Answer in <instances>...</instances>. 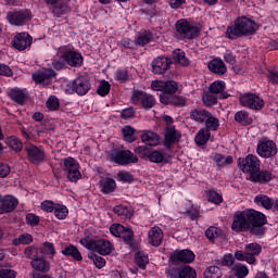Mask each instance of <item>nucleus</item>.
Returning a JSON list of instances; mask_svg holds the SVG:
<instances>
[{
    "mask_svg": "<svg viewBox=\"0 0 278 278\" xmlns=\"http://www.w3.org/2000/svg\"><path fill=\"white\" fill-rule=\"evenodd\" d=\"M260 253H262L261 244L250 243L245 245V255H248V257H252L253 260H255V256L260 255Z\"/></svg>",
    "mask_w": 278,
    "mask_h": 278,
    "instance_id": "c9c22d12",
    "label": "nucleus"
},
{
    "mask_svg": "<svg viewBox=\"0 0 278 278\" xmlns=\"http://www.w3.org/2000/svg\"><path fill=\"white\" fill-rule=\"evenodd\" d=\"M100 188L104 194H110V192L116 190V181L112 178H103L100 181Z\"/></svg>",
    "mask_w": 278,
    "mask_h": 278,
    "instance_id": "c756f323",
    "label": "nucleus"
},
{
    "mask_svg": "<svg viewBox=\"0 0 278 278\" xmlns=\"http://www.w3.org/2000/svg\"><path fill=\"white\" fill-rule=\"evenodd\" d=\"M31 268L37 273H42V275H47L49 270H51V263L47 261L45 257H36L30 262Z\"/></svg>",
    "mask_w": 278,
    "mask_h": 278,
    "instance_id": "6ab92c4d",
    "label": "nucleus"
},
{
    "mask_svg": "<svg viewBox=\"0 0 278 278\" xmlns=\"http://www.w3.org/2000/svg\"><path fill=\"white\" fill-rule=\"evenodd\" d=\"M273 179V174L268 170H257L255 174L250 176V180L256 184H268Z\"/></svg>",
    "mask_w": 278,
    "mask_h": 278,
    "instance_id": "a878e982",
    "label": "nucleus"
},
{
    "mask_svg": "<svg viewBox=\"0 0 278 278\" xmlns=\"http://www.w3.org/2000/svg\"><path fill=\"white\" fill-rule=\"evenodd\" d=\"M223 277V271H220V268L218 266H210L204 271V278H220Z\"/></svg>",
    "mask_w": 278,
    "mask_h": 278,
    "instance_id": "49530a36",
    "label": "nucleus"
},
{
    "mask_svg": "<svg viewBox=\"0 0 278 278\" xmlns=\"http://www.w3.org/2000/svg\"><path fill=\"white\" fill-rule=\"evenodd\" d=\"M235 270V275L238 278H244L247 277V275H249V267H247V265H242V264H237L233 267Z\"/></svg>",
    "mask_w": 278,
    "mask_h": 278,
    "instance_id": "6e6d98bb",
    "label": "nucleus"
},
{
    "mask_svg": "<svg viewBox=\"0 0 278 278\" xmlns=\"http://www.w3.org/2000/svg\"><path fill=\"white\" fill-rule=\"evenodd\" d=\"M81 247H85L88 251H93L94 253H99V255H110L112 251H114V244L110 242L108 239H80Z\"/></svg>",
    "mask_w": 278,
    "mask_h": 278,
    "instance_id": "f03ea898",
    "label": "nucleus"
},
{
    "mask_svg": "<svg viewBox=\"0 0 278 278\" xmlns=\"http://www.w3.org/2000/svg\"><path fill=\"white\" fill-rule=\"evenodd\" d=\"M170 64H173V61L166 56H159L152 61V72L155 75H163V73H166L168 68H170Z\"/></svg>",
    "mask_w": 278,
    "mask_h": 278,
    "instance_id": "4468645a",
    "label": "nucleus"
},
{
    "mask_svg": "<svg viewBox=\"0 0 278 278\" xmlns=\"http://www.w3.org/2000/svg\"><path fill=\"white\" fill-rule=\"evenodd\" d=\"M89 91L90 80H88V77L85 76H79L72 84L67 85V92L70 94L76 92V94L84 97V94H88Z\"/></svg>",
    "mask_w": 278,
    "mask_h": 278,
    "instance_id": "39448f33",
    "label": "nucleus"
},
{
    "mask_svg": "<svg viewBox=\"0 0 278 278\" xmlns=\"http://www.w3.org/2000/svg\"><path fill=\"white\" fill-rule=\"evenodd\" d=\"M210 138H212V132L207 128H201L195 135V144L203 147L210 142Z\"/></svg>",
    "mask_w": 278,
    "mask_h": 278,
    "instance_id": "cd10ccee",
    "label": "nucleus"
},
{
    "mask_svg": "<svg viewBox=\"0 0 278 278\" xmlns=\"http://www.w3.org/2000/svg\"><path fill=\"white\" fill-rule=\"evenodd\" d=\"M58 204L53 203V201H49V200H46L41 203V210H43V212H54L55 211V206Z\"/></svg>",
    "mask_w": 278,
    "mask_h": 278,
    "instance_id": "338daca9",
    "label": "nucleus"
},
{
    "mask_svg": "<svg viewBox=\"0 0 278 278\" xmlns=\"http://www.w3.org/2000/svg\"><path fill=\"white\" fill-rule=\"evenodd\" d=\"M119 238H123V240H125V242H127L128 244H131V242L134 240V231L129 228H127V229L124 228Z\"/></svg>",
    "mask_w": 278,
    "mask_h": 278,
    "instance_id": "e2e57ef3",
    "label": "nucleus"
},
{
    "mask_svg": "<svg viewBox=\"0 0 278 278\" xmlns=\"http://www.w3.org/2000/svg\"><path fill=\"white\" fill-rule=\"evenodd\" d=\"M114 212L115 214H117V216H121L122 218H131L134 216V211L124 205L115 206Z\"/></svg>",
    "mask_w": 278,
    "mask_h": 278,
    "instance_id": "ea45409f",
    "label": "nucleus"
},
{
    "mask_svg": "<svg viewBox=\"0 0 278 278\" xmlns=\"http://www.w3.org/2000/svg\"><path fill=\"white\" fill-rule=\"evenodd\" d=\"M206 199L208 203H213L214 205H220L223 203V194L214 190L206 191Z\"/></svg>",
    "mask_w": 278,
    "mask_h": 278,
    "instance_id": "4c0bfd02",
    "label": "nucleus"
},
{
    "mask_svg": "<svg viewBox=\"0 0 278 278\" xmlns=\"http://www.w3.org/2000/svg\"><path fill=\"white\" fill-rule=\"evenodd\" d=\"M151 39H152L151 33H144L137 37L136 42L140 47H146V45H149L151 42Z\"/></svg>",
    "mask_w": 278,
    "mask_h": 278,
    "instance_id": "13d9d810",
    "label": "nucleus"
},
{
    "mask_svg": "<svg viewBox=\"0 0 278 278\" xmlns=\"http://www.w3.org/2000/svg\"><path fill=\"white\" fill-rule=\"evenodd\" d=\"M267 79H268L269 84L278 85V71L277 70L268 71Z\"/></svg>",
    "mask_w": 278,
    "mask_h": 278,
    "instance_id": "774afa93",
    "label": "nucleus"
},
{
    "mask_svg": "<svg viewBox=\"0 0 278 278\" xmlns=\"http://www.w3.org/2000/svg\"><path fill=\"white\" fill-rule=\"evenodd\" d=\"M64 170L70 181H79V179H81V172H79V163L75 159L67 157L64 160Z\"/></svg>",
    "mask_w": 278,
    "mask_h": 278,
    "instance_id": "6e6552de",
    "label": "nucleus"
},
{
    "mask_svg": "<svg viewBox=\"0 0 278 278\" xmlns=\"http://www.w3.org/2000/svg\"><path fill=\"white\" fill-rule=\"evenodd\" d=\"M208 70L211 73H215L216 75H225V73H227V66L220 59H214L210 61Z\"/></svg>",
    "mask_w": 278,
    "mask_h": 278,
    "instance_id": "393cba45",
    "label": "nucleus"
},
{
    "mask_svg": "<svg viewBox=\"0 0 278 278\" xmlns=\"http://www.w3.org/2000/svg\"><path fill=\"white\" fill-rule=\"evenodd\" d=\"M111 160L115 162V164H121L123 166L125 164H136V162H138V156L129 150L113 151L111 153Z\"/></svg>",
    "mask_w": 278,
    "mask_h": 278,
    "instance_id": "1a4fd4ad",
    "label": "nucleus"
},
{
    "mask_svg": "<svg viewBox=\"0 0 278 278\" xmlns=\"http://www.w3.org/2000/svg\"><path fill=\"white\" fill-rule=\"evenodd\" d=\"M240 103L243 108H249L250 110H262L264 108V100L257 94L245 93L240 97Z\"/></svg>",
    "mask_w": 278,
    "mask_h": 278,
    "instance_id": "9d476101",
    "label": "nucleus"
},
{
    "mask_svg": "<svg viewBox=\"0 0 278 278\" xmlns=\"http://www.w3.org/2000/svg\"><path fill=\"white\" fill-rule=\"evenodd\" d=\"M218 127H220V121H218V117L210 113L205 122V129L208 131H218Z\"/></svg>",
    "mask_w": 278,
    "mask_h": 278,
    "instance_id": "72a5a7b5",
    "label": "nucleus"
},
{
    "mask_svg": "<svg viewBox=\"0 0 278 278\" xmlns=\"http://www.w3.org/2000/svg\"><path fill=\"white\" fill-rule=\"evenodd\" d=\"M33 40L31 36L27 33H17L11 41V47L16 49V51H25V49L31 47Z\"/></svg>",
    "mask_w": 278,
    "mask_h": 278,
    "instance_id": "9b49d317",
    "label": "nucleus"
},
{
    "mask_svg": "<svg viewBox=\"0 0 278 278\" xmlns=\"http://www.w3.org/2000/svg\"><path fill=\"white\" fill-rule=\"evenodd\" d=\"M131 103L142 105L146 110H151L156 103L155 97L146 93L144 91L135 90L131 96Z\"/></svg>",
    "mask_w": 278,
    "mask_h": 278,
    "instance_id": "0eeeda50",
    "label": "nucleus"
},
{
    "mask_svg": "<svg viewBox=\"0 0 278 278\" xmlns=\"http://www.w3.org/2000/svg\"><path fill=\"white\" fill-rule=\"evenodd\" d=\"M235 257L238 260V262H247V264H255L257 262L256 258H253L247 254V250L244 252L237 251L235 252Z\"/></svg>",
    "mask_w": 278,
    "mask_h": 278,
    "instance_id": "a18cd8bd",
    "label": "nucleus"
},
{
    "mask_svg": "<svg viewBox=\"0 0 278 278\" xmlns=\"http://www.w3.org/2000/svg\"><path fill=\"white\" fill-rule=\"evenodd\" d=\"M150 162L154 164H162V162H166V156L161 151H153L148 155Z\"/></svg>",
    "mask_w": 278,
    "mask_h": 278,
    "instance_id": "3c124183",
    "label": "nucleus"
},
{
    "mask_svg": "<svg viewBox=\"0 0 278 278\" xmlns=\"http://www.w3.org/2000/svg\"><path fill=\"white\" fill-rule=\"evenodd\" d=\"M256 153L261 157H274L277 155V144L273 140L261 141L257 144Z\"/></svg>",
    "mask_w": 278,
    "mask_h": 278,
    "instance_id": "ddd939ff",
    "label": "nucleus"
},
{
    "mask_svg": "<svg viewBox=\"0 0 278 278\" xmlns=\"http://www.w3.org/2000/svg\"><path fill=\"white\" fill-rule=\"evenodd\" d=\"M10 97L13 101H15V103H18L20 105H23V103H25V99H27V94L21 89H12L10 91Z\"/></svg>",
    "mask_w": 278,
    "mask_h": 278,
    "instance_id": "f704fd0d",
    "label": "nucleus"
},
{
    "mask_svg": "<svg viewBox=\"0 0 278 278\" xmlns=\"http://www.w3.org/2000/svg\"><path fill=\"white\" fill-rule=\"evenodd\" d=\"M181 138V132L179 130L175 129L173 126H169L165 130V147H173L175 142H179V139Z\"/></svg>",
    "mask_w": 278,
    "mask_h": 278,
    "instance_id": "412c9836",
    "label": "nucleus"
},
{
    "mask_svg": "<svg viewBox=\"0 0 278 278\" xmlns=\"http://www.w3.org/2000/svg\"><path fill=\"white\" fill-rule=\"evenodd\" d=\"M210 114L208 111L199 109L191 112V118L192 121H195V123H205Z\"/></svg>",
    "mask_w": 278,
    "mask_h": 278,
    "instance_id": "2f4dec72",
    "label": "nucleus"
},
{
    "mask_svg": "<svg viewBox=\"0 0 278 278\" xmlns=\"http://www.w3.org/2000/svg\"><path fill=\"white\" fill-rule=\"evenodd\" d=\"M18 274L14 269L2 267L0 268V278H16Z\"/></svg>",
    "mask_w": 278,
    "mask_h": 278,
    "instance_id": "680f3d73",
    "label": "nucleus"
},
{
    "mask_svg": "<svg viewBox=\"0 0 278 278\" xmlns=\"http://www.w3.org/2000/svg\"><path fill=\"white\" fill-rule=\"evenodd\" d=\"M225 81L216 80L213 84H211L208 90L212 94H220V92H225Z\"/></svg>",
    "mask_w": 278,
    "mask_h": 278,
    "instance_id": "c03bdc74",
    "label": "nucleus"
},
{
    "mask_svg": "<svg viewBox=\"0 0 278 278\" xmlns=\"http://www.w3.org/2000/svg\"><path fill=\"white\" fill-rule=\"evenodd\" d=\"M186 98L182 96H173L172 105H175V108H184L186 105Z\"/></svg>",
    "mask_w": 278,
    "mask_h": 278,
    "instance_id": "69168bd1",
    "label": "nucleus"
},
{
    "mask_svg": "<svg viewBox=\"0 0 278 278\" xmlns=\"http://www.w3.org/2000/svg\"><path fill=\"white\" fill-rule=\"evenodd\" d=\"M54 216L58 220H64L68 216V207L64 204H56L54 207Z\"/></svg>",
    "mask_w": 278,
    "mask_h": 278,
    "instance_id": "a19ab883",
    "label": "nucleus"
},
{
    "mask_svg": "<svg viewBox=\"0 0 278 278\" xmlns=\"http://www.w3.org/2000/svg\"><path fill=\"white\" fill-rule=\"evenodd\" d=\"M257 31L255 21L241 16L235 21V24L227 28L228 38H242V36H253Z\"/></svg>",
    "mask_w": 278,
    "mask_h": 278,
    "instance_id": "f257e3e1",
    "label": "nucleus"
},
{
    "mask_svg": "<svg viewBox=\"0 0 278 278\" xmlns=\"http://www.w3.org/2000/svg\"><path fill=\"white\" fill-rule=\"evenodd\" d=\"M176 31L181 38H187V40H192L199 36V28L186 20H179L176 23Z\"/></svg>",
    "mask_w": 278,
    "mask_h": 278,
    "instance_id": "423d86ee",
    "label": "nucleus"
},
{
    "mask_svg": "<svg viewBox=\"0 0 278 278\" xmlns=\"http://www.w3.org/2000/svg\"><path fill=\"white\" fill-rule=\"evenodd\" d=\"M254 203L256 205H261L265 210L273 208V199H270L268 195L258 194L254 198Z\"/></svg>",
    "mask_w": 278,
    "mask_h": 278,
    "instance_id": "473e14b6",
    "label": "nucleus"
},
{
    "mask_svg": "<svg viewBox=\"0 0 278 278\" xmlns=\"http://www.w3.org/2000/svg\"><path fill=\"white\" fill-rule=\"evenodd\" d=\"M38 253H40V248H36V245L27 247L24 250V255L27 260H36V257H38Z\"/></svg>",
    "mask_w": 278,
    "mask_h": 278,
    "instance_id": "8fccbe9b",
    "label": "nucleus"
},
{
    "mask_svg": "<svg viewBox=\"0 0 278 278\" xmlns=\"http://www.w3.org/2000/svg\"><path fill=\"white\" fill-rule=\"evenodd\" d=\"M31 18L28 10L14 11L8 14V21L10 25H15L16 27H23Z\"/></svg>",
    "mask_w": 278,
    "mask_h": 278,
    "instance_id": "f8f14e48",
    "label": "nucleus"
},
{
    "mask_svg": "<svg viewBox=\"0 0 278 278\" xmlns=\"http://www.w3.org/2000/svg\"><path fill=\"white\" fill-rule=\"evenodd\" d=\"M247 211L250 227H264L266 225V215L264 213L253 208H247Z\"/></svg>",
    "mask_w": 278,
    "mask_h": 278,
    "instance_id": "2eb2a0df",
    "label": "nucleus"
},
{
    "mask_svg": "<svg viewBox=\"0 0 278 278\" xmlns=\"http://www.w3.org/2000/svg\"><path fill=\"white\" fill-rule=\"evenodd\" d=\"M135 262L139 268L144 270V268H147V264H149V255L144 252H137L135 255Z\"/></svg>",
    "mask_w": 278,
    "mask_h": 278,
    "instance_id": "58836bf2",
    "label": "nucleus"
},
{
    "mask_svg": "<svg viewBox=\"0 0 278 278\" xmlns=\"http://www.w3.org/2000/svg\"><path fill=\"white\" fill-rule=\"evenodd\" d=\"M231 229L237 233H240V231H249V229H251L249 224V213L247 210L237 211L235 213Z\"/></svg>",
    "mask_w": 278,
    "mask_h": 278,
    "instance_id": "20e7f679",
    "label": "nucleus"
},
{
    "mask_svg": "<svg viewBox=\"0 0 278 278\" xmlns=\"http://www.w3.org/2000/svg\"><path fill=\"white\" fill-rule=\"evenodd\" d=\"M141 141L148 147H157L160 144V135L151 130H144L141 135Z\"/></svg>",
    "mask_w": 278,
    "mask_h": 278,
    "instance_id": "5701e85b",
    "label": "nucleus"
},
{
    "mask_svg": "<svg viewBox=\"0 0 278 278\" xmlns=\"http://www.w3.org/2000/svg\"><path fill=\"white\" fill-rule=\"evenodd\" d=\"M162 240H164V231H162V228L157 226L152 227L148 232L149 244H152V247H160Z\"/></svg>",
    "mask_w": 278,
    "mask_h": 278,
    "instance_id": "f3484780",
    "label": "nucleus"
},
{
    "mask_svg": "<svg viewBox=\"0 0 278 278\" xmlns=\"http://www.w3.org/2000/svg\"><path fill=\"white\" fill-rule=\"evenodd\" d=\"M98 94H100V97L110 94V83L102 81L98 88Z\"/></svg>",
    "mask_w": 278,
    "mask_h": 278,
    "instance_id": "0e129e2a",
    "label": "nucleus"
},
{
    "mask_svg": "<svg viewBox=\"0 0 278 278\" xmlns=\"http://www.w3.org/2000/svg\"><path fill=\"white\" fill-rule=\"evenodd\" d=\"M26 152L29 162L33 164H40L42 160H45V150L34 146V144H28L26 147Z\"/></svg>",
    "mask_w": 278,
    "mask_h": 278,
    "instance_id": "dca6fc26",
    "label": "nucleus"
},
{
    "mask_svg": "<svg viewBox=\"0 0 278 278\" xmlns=\"http://www.w3.org/2000/svg\"><path fill=\"white\" fill-rule=\"evenodd\" d=\"M7 144L13 149V151H22L23 149V142L18 140L15 136H11L7 139Z\"/></svg>",
    "mask_w": 278,
    "mask_h": 278,
    "instance_id": "09e8293b",
    "label": "nucleus"
},
{
    "mask_svg": "<svg viewBox=\"0 0 278 278\" xmlns=\"http://www.w3.org/2000/svg\"><path fill=\"white\" fill-rule=\"evenodd\" d=\"M123 231H125V226L121 224H113L110 227V232L112 233V236H115V238H121Z\"/></svg>",
    "mask_w": 278,
    "mask_h": 278,
    "instance_id": "052dcab7",
    "label": "nucleus"
},
{
    "mask_svg": "<svg viewBox=\"0 0 278 278\" xmlns=\"http://www.w3.org/2000/svg\"><path fill=\"white\" fill-rule=\"evenodd\" d=\"M61 253L66 257H73V260H76V262H81V260H84V256H81V252H79V249H77V247L73 244L63 248Z\"/></svg>",
    "mask_w": 278,
    "mask_h": 278,
    "instance_id": "bb28decb",
    "label": "nucleus"
},
{
    "mask_svg": "<svg viewBox=\"0 0 278 278\" xmlns=\"http://www.w3.org/2000/svg\"><path fill=\"white\" fill-rule=\"evenodd\" d=\"M63 56L66 60L68 66H81L84 63V58L79 52L76 51L65 52Z\"/></svg>",
    "mask_w": 278,
    "mask_h": 278,
    "instance_id": "b1692460",
    "label": "nucleus"
},
{
    "mask_svg": "<svg viewBox=\"0 0 278 278\" xmlns=\"http://www.w3.org/2000/svg\"><path fill=\"white\" fill-rule=\"evenodd\" d=\"M223 233V230L218 227L211 226L205 231V236L208 240H216V238H219Z\"/></svg>",
    "mask_w": 278,
    "mask_h": 278,
    "instance_id": "603ef678",
    "label": "nucleus"
},
{
    "mask_svg": "<svg viewBox=\"0 0 278 278\" xmlns=\"http://www.w3.org/2000/svg\"><path fill=\"white\" fill-rule=\"evenodd\" d=\"M202 101L206 108H212L218 103V98L214 93H206L203 96Z\"/></svg>",
    "mask_w": 278,
    "mask_h": 278,
    "instance_id": "5fc2aeb1",
    "label": "nucleus"
},
{
    "mask_svg": "<svg viewBox=\"0 0 278 278\" xmlns=\"http://www.w3.org/2000/svg\"><path fill=\"white\" fill-rule=\"evenodd\" d=\"M179 278H197V270L190 266H185L179 271Z\"/></svg>",
    "mask_w": 278,
    "mask_h": 278,
    "instance_id": "864d4df0",
    "label": "nucleus"
},
{
    "mask_svg": "<svg viewBox=\"0 0 278 278\" xmlns=\"http://www.w3.org/2000/svg\"><path fill=\"white\" fill-rule=\"evenodd\" d=\"M123 134L126 142H134V140H136V132L131 126H125L123 128Z\"/></svg>",
    "mask_w": 278,
    "mask_h": 278,
    "instance_id": "4d7b16f0",
    "label": "nucleus"
},
{
    "mask_svg": "<svg viewBox=\"0 0 278 278\" xmlns=\"http://www.w3.org/2000/svg\"><path fill=\"white\" fill-rule=\"evenodd\" d=\"M173 262H182L184 264H190L194 262V252L190 250L175 251L172 254Z\"/></svg>",
    "mask_w": 278,
    "mask_h": 278,
    "instance_id": "aec40b11",
    "label": "nucleus"
},
{
    "mask_svg": "<svg viewBox=\"0 0 278 278\" xmlns=\"http://www.w3.org/2000/svg\"><path fill=\"white\" fill-rule=\"evenodd\" d=\"M211 157L219 168H224V166H229V164H233V157L231 155L225 156L223 154L213 153Z\"/></svg>",
    "mask_w": 278,
    "mask_h": 278,
    "instance_id": "c85d7f7f",
    "label": "nucleus"
},
{
    "mask_svg": "<svg viewBox=\"0 0 278 278\" xmlns=\"http://www.w3.org/2000/svg\"><path fill=\"white\" fill-rule=\"evenodd\" d=\"M235 121L236 123H239V125H251L253 123V117L249 114L247 111H238L235 114Z\"/></svg>",
    "mask_w": 278,
    "mask_h": 278,
    "instance_id": "7c9ffc66",
    "label": "nucleus"
},
{
    "mask_svg": "<svg viewBox=\"0 0 278 278\" xmlns=\"http://www.w3.org/2000/svg\"><path fill=\"white\" fill-rule=\"evenodd\" d=\"M16 205H18V200L16 198L12 195L2 198L0 214H10V212H14V210H16Z\"/></svg>",
    "mask_w": 278,
    "mask_h": 278,
    "instance_id": "a211bd4d",
    "label": "nucleus"
},
{
    "mask_svg": "<svg viewBox=\"0 0 278 278\" xmlns=\"http://www.w3.org/2000/svg\"><path fill=\"white\" fill-rule=\"evenodd\" d=\"M39 253H43V255H49L50 260H53L55 256V247L51 242H45L42 248H39Z\"/></svg>",
    "mask_w": 278,
    "mask_h": 278,
    "instance_id": "37998d69",
    "label": "nucleus"
},
{
    "mask_svg": "<svg viewBox=\"0 0 278 278\" xmlns=\"http://www.w3.org/2000/svg\"><path fill=\"white\" fill-rule=\"evenodd\" d=\"M53 77H55V72L53 70H43L33 74V79L37 84H49Z\"/></svg>",
    "mask_w": 278,
    "mask_h": 278,
    "instance_id": "4be33fe9",
    "label": "nucleus"
},
{
    "mask_svg": "<svg viewBox=\"0 0 278 278\" xmlns=\"http://www.w3.org/2000/svg\"><path fill=\"white\" fill-rule=\"evenodd\" d=\"M179 90V85H177L174 80H167L165 81L163 92L165 94H175Z\"/></svg>",
    "mask_w": 278,
    "mask_h": 278,
    "instance_id": "de8ad7c7",
    "label": "nucleus"
},
{
    "mask_svg": "<svg viewBox=\"0 0 278 278\" xmlns=\"http://www.w3.org/2000/svg\"><path fill=\"white\" fill-rule=\"evenodd\" d=\"M238 166L242 173H248L250 177L260 170V159L256 155L248 154L244 159L238 160Z\"/></svg>",
    "mask_w": 278,
    "mask_h": 278,
    "instance_id": "7ed1b4c3",
    "label": "nucleus"
},
{
    "mask_svg": "<svg viewBox=\"0 0 278 278\" xmlns=\"http://www.w3.org/2000/svg\"><path fill=\"white\" fill-rule=\"evenodd\" d=\"M173 56L178 64H181V66H188V64H190V61L186 58V52H184V50H174Z\"/></svg>",
    "mask_w": 278,
    "mask_h": 278,
    "instance_id": "79ce46f5",
    "label": "nucleus"
},
{
    "mask_svg": "<svg viewBox=\"0 0 278 278\" xmlns=\"http://www.w3.org/2000/svg\"><path fill=\"white\" fill-rule=\"evenodd\" d=\"M89 260H92L96 268H103L105 267V258L97 255V254H90Z\"/></svg>",
    "mask_w": 278,
    "mask_h": 278,
    "instance_id": "bf43d9fd",
    "label": "nucleus"
},
{
    "mask_svg": "<svg viewBox=\"0 0 278 278\" xmlns=\"http://www.w3.org/2000/svg\"><path fill=\"white\" fill-rule=\"evenodd\" d=\"M34 242V237L29 233H23L18 238L12 240L13 247H21V244H31Z\"/></svg>",
    "mask_w": 278,
    "mask_h": 278,
    "instance_id": "e433bc0d",
    "label": "nucleus"
}]
</instances>
